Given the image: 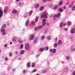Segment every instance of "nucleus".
Instances as JSON below:
<instances>
[{
	"instance_id": "603ef678",
	"label": "nucleus",
	"mask_w": 75,
	"mask_h": 75,
	"mask_svg": "<svg viewBox=\"0 0 75 75\" xmlns=\"http://www.w3.org/2000/svg\"><path fill=\"white\" fill-rule=\"evenodd\" d=\"M18 5H19V6H21V2L19 3Z\"/></svg>"
},
{
	"instance_id": "473e14b6",
	"label": "nucleus",
	"mask_w": 75,
	"mask_h": 75,
	"mask_svg": "<svg viewBox=\"0 0 75 75\" xmlns=\"http://www.w3.org/2000/svg\"><path fill=\"white\" fill-rule=\"evenodd\" d=\"M44 9L43 6H41L40 9V11H42Z\"/></svg>"
},
{
	"instance_id": "5fc2aeb1",
	"label": "nucleus",
	"mask_w": 75,
	"mask_h": 75,
	"mask_svg": "<svg viewBox=\"0 0 75 75\" xmlns=\"http://www.w3.org/2000/svg\"><path fill=\"white\" fill-rule=\"evenodd\" d=\"M16 54H18V52L16 51L15 52Z\"/></svg>"
},
{
	"instance_id": "864d4df0",
	"label": "nucleus",
	"mask_w": 75,
	"mask_h": 75,
	"mask_svg": "<svg viewBox=\"0 0 75 75\" xmlns=\"http://www.w3.org/2000/svg\"><path fill=\"white\" fill-rule=\"evenodd\" d=\"M43 1L44 2H46L47 0H43Z\"/></svg>"
},
{
	"instance_id": "680f3d73",
	"label": "nucleus",
	"mask_w": 75,
	"mask_h": 75,
	"mask_svg": "<svg viewBox=\"0 0 75 75\" xmlns=\"http://www.w3.org/2000/svg\"><path fill=\"white\" fill-rule=\"evenodd\" d=\"M20 0H16V1L18 2V1H19Z\"/></svg>"
},
{
	"instance_id": "2f4dec72",
	"label": "nucleus",
	"mask_w": 75,
	"mask_h": 75,
	"mask_svg": "<svg viewBox=\"0 0 75 75\" xmlns=\"http://www.w3.org/2000/svg\"><path fill=\"white\" fill-rule=\"evenodd\" d=\"M48 47L47 46L46 47H45V51H47L48 50Z\"/></svg>"
},
{
	"instance_id": "c85d7f7f",
	"label": "nucleus",
	"mask_w": 75,
	"mask_h": 75,
	"mask_svg": "<svg viewBox=\"0 0 75 75\" xmlns=\"http://www.w3.org/2000/svg\"><path fill=\"white\" fill-rule=\"evenodd\" d=\"M44 50V49L43 48H41L39 49V51H43Z\"/></svg>"
},
{
	"instance_id": "c03bdc74",
	"label": "nucleus",
	"mask_w": 75,
	"mask_h": 75,
	"mask_svg": "<svg viewBox=\"0 0 75 75\" xmlns=\"http://www.w3.org/2000/svg\"><path fill=\"white\" fill-rule=\"evenodd\" d=\"M34 23H35L34 22H31V24H32V25H34Z\"/></svg>"
},
{
	"instance_id": "c756f323",
	"label": "nucleus",
	"mask_w": 75,
	"mask_h": 75,
	"mask_svg": "<svg viewBox=\"0 0 75 75\" xmlns=\"http://www.w3.org/2000/svg\"><path fill=\"white\" fill-rule=\"evenodd\" d=\"M71 51H75V48H71Z\"/></svg>"
},
{
	"instance_id": "ea45409f",
	"label": "nucleus",
	"mask_w": 75,
	"mask_h": 75,
	"mask_svg": "<svg viewBox=\"0 0 75 75\" xmlns=\"http://www.w3.org/2000/svg\"><path fill=\"white\" fill-rule=\"evenodd\" d=\"M64 30L65 31H68V28H64Z\"/></svg>"
},
{
	"instance_id": "a19ab883",
	"label": "nucleus",
	"mask_w": 75,
	"mask_h": 75,
	"mask_svg": "<svg viewBox=\"0 0 75 75\" xmlns=\"http://www.w3.org/2000/svg\"><path fill=\"white\" fill-rule=\"evenodd\" d=\"M18 41L20 43H22V42H23L22 40H19Z\"/></svg>"
},
{
	"instance_id": "aec40b11",
	"label": "nucleus",
	"mask_w": 75,
	"mask_h": 75,
	"mask_svg": "<svg viewBox=\"0 0 75 75\" xmlns=\"http://www.w3.org/2000/svg\"><path fill=\"white\" fill-rule=\"evenodd\" d=\"M38 17H36L35 18V21L36 23H37L38 21Z\"/></svg>"
},
{
	"instance_id": "bb28decb",
	"label": "nucleus",
	"mask_w": 75,
	"mask_h": 75,
	"mask_svg": "<svg viewBox=\"0 0 75 75\" xmlns=\"http://www.w3.org/2000/svg\"><path fill=\"white\" fill-rule=\"evenodd\" d=\"M45 38V36H42L41 37V39L42 40H43Z\"/></svg>"
},
{
	"instance_id": "338daca9",
	"label": "nucleus",
	"mask_w": 75,
	"mask_h": 75,
	"mask_svg": "<svg viewBox=\"0 0 75 75\" xmlns=\"http://www.w3.org/2000/svg\"><path fill=\"white\" fill-rule=\"evenodd\" d=\"M47 64H48V65H49V62Z\"/></svg>"
},
{
	"instance_id": "f704fd0d",
	"label": "nucleus",
	"mask_w": 75,
	"mask_h": 75,
	"mask_svg": "<svg viewBox=\"0 0 75 75\" xmlns=\"http://www.w3.org/2000/svg\"><path fill=\"white\" fill-rule=\"evenodd\" d=\"M47 69H45L43 70V73H45V72H47Z\"/></svg>"
},
{
	"instance_id": "ddd939ff",
	"label": "nucleus",
	"mask_w": 75,
	"mask_h": 75,
	"mask_svg": "<svg viewBox=\"0 0 75 75\" xmlns=\"http://www.w3.org/2000/svg\"><path fill=\"white\" fill-rule=\"evenodd\" d=\"M39 39L38 38H35V39L34 40V43H36L37 42V41H38V39Z\"/></svg>"
},
{
	"instance_id": "37998d69",
	"label": "nucleus",
	"mask_w": 75,
	"mask_h": 75,
	"mask_svg": "<svg viewBox=\"0 0 75 75\" xmlns=\"http://www.w3.org/2000/svg\"><path fill=\"white\" fill-rule=\"evenodd\" d=\"M72 10H75V7L73 6L72 7Z\"/></svg>"
},
{
	"instance_id": "f03ea898",
	"label": "nucleus",
	"mask_w": 75,
	"mask_h": 75,
	"mask_svg": "<svg viewBox=\"0 0 75 75\" xmlns=\"http://www.w3.org/2000/svg\"><path fill=\"white\" fill-rule=\"evenodd\" d=\"M47 15H48V12H45L43 13V14L42 15L41 18H47Z\"/></svg>"
},
{
	"instance_id": "69168bd1",
	"label": "nucleus",
	"mask_w": 75,
	"mask_h": 75,
	"mask_svg": "<svg viewBox=\"0 0 75 75\" xmlns=\"http://www.w3.org/2000/svg\"><path fill=\"white\" fill-rule=\"evenodd\" d=\"M52 0H48V1H51Z\"/></svg>"
},
{
	"instance_id": "7ed1b4c3",
	"label": "nucleus",
	"mask_w": 75,
	"mask_h": 75,
	"mask_svg": "<svg viewBox=\"0 0 75 75\" xmlns=\"http://www.w3.org/2000/svg\"><path fill=\"white\" fill-rule=\"evenodd\" d=\"M46 20H45V19H43L42 20V22L43 23L42 24V26H39L38 27V29H40V28H41L42 27V26H45V25L46 24L45 23V21Z\"/></svg>"
},
{
	"instance_id": "09e8293b",
	"label": "nucleus",
	"mask_w": 75,
	"mask_h": 75,
	"mask_svg": "<svg viewBox=\"0 0 75 75\" xmlns=\"http://www.w3.org/2000/svg\"><path fill=\"white\" fill-rule=\"evenodd\" d=\"M15 71H16V69H12V71H13V72H14Z\"/></svg>"
},
{
	"instance_id": "79ce46f5",
	"label": "nucleus",
	"mask_w": 75,
	"mask_h": 75,
	"mask_svg": "<svg viewBox=\"0 0 75 75\" xmlns=\"http://www.w3.org/2000/svg\"><path fill=\"white\" fill-rule=\"evenodd\" d=\"M40 55L39 54H38L36 55V58H38V57H39V56H40Z\"/></svg>"
},
{
	"instance_id": "cd10ccee",
	"label": "nucleus",
	"mask_w": 75,
	"mask_h": 75,
	"mask_svg": "<svg viewBox=\"0 0 75 75\" xmlns=\"http://www.w3.org/2000/svg\"><path fill=\"white\" fill-rule=\"evenodd\" d=\"M24 53V52L23 50H21V51L20 54H23Z\"/></svg>"
},
{
	"instance_id": "412c9836",
	"label": "nucleus",
	"mask_w": 75,
	"mask_h": 75,
	"mask_svg": "<svg viewBox=\"0 0 75 75\" xmlns=\"http://www.w3.org/2000/svg\"><path fill=\"white\" fill-rule=\"evenodd\" d=\"M17 38L16 37L12 39V41H16V40H17Z\"/></svg>"
},
{
	"instance_id": "4be33fe9",
	"label": "nucleus",
	"mask_w": 75,
	"mask_h": 75,
	"mask_svg": "<svg viewBox=\"0 0 75 75\" xmlns=\"http://www.w3.org/2000/svg\"><path fill=\"white\" fill-rule=\"evenodd\" d=\"M59 12H62L63 11H64V10L63 9H61V8H59Z\"/></svg>"
},
{
	"instance_id": "1a4fd4ad",
	"label": "nucleus",
	"mask_w": 75,
	"mask_h": 75,
	"mask_svg": "<svg viewBox=\"0 0 75 75\" xmlns=\"http://www.w3.org/2000/svg\"><path fill=\"white\" fill-rule=\"evenodd\" d=\"M3 11H2V10L1 9H0V17H2L3 16Z\"/></svg>"
},
{
	"instance_id": "4d7b16f0",
	"label": "nucleus",
	"mask_w": 75,
	"mask_h": 75,
	"mask_svg": "<svg viewBox=\"0 0 75 75\" xmlns=\"http://www.w3.org/2000/svg\"><path fill=\"white\" fill-rule=\"evenodd\" d=\"M63 25H64V27H65V26L66 25V24H65V23H64Z\"/></svg>"
},
{
	"instance_id": "393cba45",
	"label": "nucleus",
	"mask_w": 75,
	"mask_h": 75,
	"mask_svg": "<svg viewBox=\"0 0 75 75\" xmlns=\"http://www.w3.org/2000/svg\"><path fill=\"white\" fill-rule=\"evenodd\" d=\"M27 66L28 68H30V63H28L27 64Z\"/></svg>"
},
{
	"instance_id": "39448f33",
	"label": "nucleus",
	"mask_w": 75,
	"mask_h": 75,
	"mask_svg": "<svg viewBox=\"0 0 75 75\" xmlns=\"http://www.w3.org/2000/svg\"><path fill=\"white\" fill-rule=\"evenodd\" d=\"M61 16V14H60L58 13L57 15H54L53 16V20H55V19L57 17H59Z\"/></svg>"
},
{
	"instance_id": "20e7f679",
	"label": "nucleus",
	"mask_w": 75,
	"mask_h": 75,
	"mask_svg": "<svg viewBox=\"0 0 75 75\" xmlns=\"http://www.w3.org/2000/svg\"><path fill=\"white\" fill-rule=\"evenodd\" d=\"M25 48L26 50L28 51L30 49V46L28 43H26L25 45Z\"/></svg>"
},
{
	"instance_id": "9d476101",
	"label": "nucleus",
	"mask_w": 75,
	"mask_h": 75,
	"mask_svg": "<svg viewBox=\"0 0 75 75\" xmlns=\"http://www.w3.org/2000/svg\"><path fill=\"white\" fill-rule=\"evenodd\" d=\"M7 10H8V7H6L5 8V9L4 10V13L6 14L7 13Z\"/></svg>"
},
{
	"instance_id": "6e6d98bb",
	"label": "nucleus",
	"mask_w": 75,
	"mask_h": 75,
	"mask_svg": "<svg viewBox=\"0 0 75 75\" xmlns=\"http://www.w3.org/2000/svg\"><path fill=\"white\" fill-rule=\"evenodd\" d=\"M66 8V6H64L63 7L64 9H65Z\"/></svg>"
},
{
	"instance_id": "c9c22d12",
	"label": "nucleus",
	"mask_w": 75,
	"mask_h": 75,
	"mask_svg": "<svg viewBox=\"0 0 75 75\" xmlns=\"http://www.w3.org/2000/svg\"><path fill=\"white\" fill-rule=\"evenodd\" d=\"M62 4H63V2H59V5H62Z\"/></svg>"
},
{
	"instance_id": "f257e3e1",
	"label": "nucleus",
	"mask_w": 75,
	"mask_h": 75,
	"mask_svg": "<svg viewBox=\"0 0 75 75\" xmlns=\"http://www.w3.org/2000/svg\"><path fill=\"white\" fill-rule=\"evenodd\" d=\"M6 24H4L2 26L1 29H0L1 32H2V34L3 35H6V30L4 29V28H6Z\"/></svg>"
},
{
	"instance_id": "bf43d9fd",
	"label": "nucleus",
	"mask_w": 75,
	"mask_h": 75,
	"mask_svg": "<svg viewBox=\"0 0 75 75\" xmlns=\"http://www.w3.org/2000/svg\"><path fill=\"white\" fill-rule=\"evenodd\" d=\"M18 60H21V58H18Z\"/></svg>"
},
{
	"instance_id": "e2e57ef3",
	"label": "nucleus",
	"mask_w": 75,
	"mask_h": 75,
	"mask_svg": "<svg viewBox=\"0 0 75 75\" xmlns=\"http://www.w3.org/2000/svg\"><path fill=\"white\" fill-rule=\"evenodd\" d=\"M13 44V42H10V44Z\"/></svg>"
},
{
	"instance_id": "a211bd4d",
	"label": "nucleus",
	"mask_w": 75,
	"mask_h": 75,
	"mask_svg": "<svg viewBox=\"0 0 75 75\" xmlns=\"http://www.w3.org/2000/svg\"><path fill=\"white\" fill-rule=\"evenodd\" d=\"M58 46V44L55 43L54 45V48H56Z\"/></svg>"
},
{
	"instance_id": "8fccbe9b",
	"label": "nucleus",
	"mask_w": 75,
	"mask_h": 75,
	"mask_svg": "<svg viewBox=\"0 0 75 75\" xmlns=\"http://www.w3.org/2000/svg\"><path fill=\"white\" fill-rule=\"evenodd\" d=\"M24 18H27V16L25 15L24 16Z\"/></svg>"
},
{
	"instance_id": "49530a36",
	"label": "nucleus",
	"mask_w": 75,
	"mask_h": 75,
	"mask_svg": "<svg viewBox=\"0 0 75 75\" xmlns=\"http://www.w3.org/2000/svg\"><path fill=\"white\" fill-rule=\"evenodd\" d=\"M7 47V44H6L4 45V47Z\"/></svg>"
},
{
	"instance_id": "f8f14e48",
	"label": "nucleus",
	"mask_w": 75,
	"mask_h": 75,
	"mask_svg": "<svg viewBox=\"0 0 75 75\" xmlns=\"http://www.w3.org/2000/svg\"><path fill=\"white\" fill-rule=\"evenodd\" d=\"M17 13V11L16 10H13L12 11V13L13 14H16Z\"/></svg>"
},
{
	"instance_id": "774afa93",
	"label": "nucleus",
	"mask_w": 75,
	"mask_h": 75,
	"mask_svg": "<svg viewBox=\"0 0 75 75\" xmlns=\"http://www.w3.org/2000/svg\"><path fill=\"white\" fill-rule=\"evenodd\" d=\"M1 51V49L0 48V52Z\"/></svg>"
},
{
	"instance_id": "4c0bfd02",
	"label": "nucleus",
	"mask_w": 75,
	"mask_h": 75,
	"mask_svg": "<svg viewBox=\"0 0 75 75\" xmlns=\"http://www.w3.org/2000/svg\"><path fill=\"white\" fill-rule=\"evenodd\" d=\"M9 57H12V55H13V54L11 53H10L9 54Z\"/></svg>"
},
{
	"instance_id": "9b49d317",
	"label": "nucleus",
	"mask_w": 75,
	"mask_h": 75,
	"mask_svg": "<svg viewBox=\"0 0 75 75\" xmlns=\"http://www.w3.org/2000/svg\"><path fill=\"white\" fill-rule=\"evenodd\" d=\"M57 44L59 45H61V44H62V41L60 40H59L57 42Z\"/></svg>"
},
{
	"instance_id": "dca6fc26",
	"label": "nucleus",
	"mask_w": 75,
	"mask_h": 75,
	"mask_svg": "<svg viewBox=\"0 0 75 75\" xmlns=\"http://www.w3.org/2000/svg\"><path fill=\"white\" fill-rule=\"evenodd\" d=\"M71 23H72V22L71 21H69L67 22V24L68 25H71Z\"/></svg>"
},
{
	"instance_id": "a18cd8bd",
	"label": "nucleus",
	"mask_w": 75,
	"mask_h": 75,
	"mask_svg": "<svg viewBox=\"0 0 75 75\" xmlns=\"http://www.w3.org/2000/svg\"><path fill=\"white\" fill-rule=\"evenodd\" d=\"M69 3V2H67L66 3V5H68Z\"/></svg>"
},
{
	"instance_id": "f3484780",
	"label": "nucleus",
	"mask_w": 75,
	"mask_h": 75,
	"mask_svg": "<svg viewBox=\"0 0 75 75\" xmlns=\"http://www.w3.org/2000/svg\"><path fill=\"white\" fill-rule=\"evenodd\" d=\"M33 13V11H30L29 13V16H31Z\"/></svg>"
},
{
	"instance_id": "7c9ffc66",
	"label": "nucleus",
	"mask_w": 75,
	"mask_h": 75,
	"mask_svg": "<svg viewBox=\"0 0 75 75\" xmlns=\"http://www.w3.org/2000/svg\"><path fill=\"white\" fill-rule=\"evenodd\" d=\"M23 48V44H22L20 46V48L21 49H22Z\"/></svg>"
},
{
	"instance_id": "e433bc0d",
	"label": "nucleus",
	"mask_w": 75,
	"mask_h": 75,
	"mask_svg": "<svg viewBox=\"0 0 75 75\" xmlns=\"http://www.w3.org/2000/svg\"><path fill=\"white\" fill-rule=\"evenodd\" d=\"M57 7H58V5L56 6L54 8V10H56L57 8Z\"/></svg>"
},
{
	"instance_id": "b1692460",
	"label": "nucleus",
	"mask_w": 75,
	"mask_h": 75,
	"mask_svg": "<svg viewBox=\"0 0 75 75\" xmlns=\"http://www.w3.org/2000/svg\"><path fill=\"white\" fill-rule=\"evenodd\" d=\"M29 24V21H27L26 23V26H27V25H28Z\"/></svg>"
},
{
	"instance_id": "6e6552de",
	"label": "nucleus",
	"mask_w": 75,
	"mask_h": 75,
	"mask_svg": "<svg viewBox=\"0 0 75 75\" xmlns=\"http://www.w3.org/2000/svg\"><path fill=\"white\" fill-rule=\"evenodd\" d=\"M34 35H32L30 36V40H33V39H34Z\"/></svg>"
},
{
	"instance_id": "052dcab7",
	"label": "nucleus",
	"mask_w": 75,
	"mask_h": 75,
	"mask_svg": "<svg viewBox=\"0 0 75 75\" xmlns=\"http://www.w3.org/2000/svg\"><path fill=\"white\" fill-rule=\"evenodd\" d=\"M23 73H25V71L24 70L23 71Z\"/></svg>"
},
{
	"instance_id": "58836bf2",
	"label": "nucleus",
	"mask_w": 75,
	"mask_h": 75,
	"mask_svg": "<svg viewBox=\"0 0 75 75\" xmlns=\"http://www.w3.org/2000/svg\"><path fill=\"white\" fill-rule=\"evenodd\" d=\"M39 30L38 27H36L35 28V30Z\"/></svg>"
},
{
	"instance_id": "5701e85b",
	"label": "nucleus",
	"mask_w": 75,
	"mask_h": 75,
	"mask_svg": "<svg viewBox=\"0 0 75 75\" xmlns=\"http://www.w3.org/2000/svg\"><path fill=\"white\" fill-rule=\"evenodd\" d=\"M66 59L67 60H69L70 59V57L68 56H67L66 57Z\"/></svg>"
},
{
	"instance_id": "0eeeda50",
	"label": "nucleus",
	"mask_w": 75,
	"mask_h": 75,
	"mask_svg": "<svg viewBox=\"0 0 75 75\" xmlns=\"http://www.w3.org/2000/svg\"><path fill=\"white\" fill-rule=\"evenodd\" d=\"M71 34H74V33H75V28H73L71 30Z\"/></svg>"
},
{
	"instance_id": "a878e982",
	"label": "nucleus",
	"mask_w": 75,
	"mask_h": 75,
	"mask_svg": "<svg viewBox=\"0 0 75 75\" xmlns=\"http://www.w3.org/2000/svg\"><path fill=\"white\" fill-rule=\"evenodd\" d=\"M37 70L35 69H34L32 71V72H33V73H34V72H37Z\"/></svg>"
},
{
	"instance_id": "72a5a7b5",
	"label": "nucleus",
	"mask_w": 75,
	"mask_h": 75,
	"mask_svg": "<svg viewBox=\"0 0 75 75\" xmlns=\"http://www.w3.org/2000/svg\"><path fill=\"white\" fill-rule=\"evenodd\" d=\"M34 65H35V63H32V67L33 68H34Z\"/></svg>"
},
{
	"instance_id": "0e129e2a",
	"label": "nucleus",
	"mask_w": 75,
	"mask_h": 75,
	"mask_svg": "<svg viewBox=\"0 0 75 75\" xmlns=\"http://www.w3.org/2000/svg\"><path fill=\"white\" fill-rule=\"evenodd\" d=\"M36 75H39V74H37Z\"/></svg>"
},
{
	"instance_id": "2eb2a0df",
	"label": "nucleus",
	"mask_w": 75,
	"mask_h": 75,
	"mask_svg": "<svg viewBox=\"0 0 75 75\" xmlns=\"http://www.w3.org/2000/svg\"><path fill=\"white\" fill-rule=\"evenodd\" d=\"M64 25V23L63 22H61L60 24V27L61 28H62V26Z\"/></svg>"
},
{
	"instance_id": "4468645a",
	"label": "nucleus",
	"mask_w": 75,
	"mask_h": 75,
	"mask_svg": "<svg viewBox=\"0 0 75 75\" xmlns=\"http://www.w3.org/2000/svg\"><path fill=\"white\" fill-rule=\"evenodd\" d=\"M39 4H37L35 5V8H37L39 7Z\"/></svg>"
},
{
	"instance_id": "de8ad7c7",
	"label": "nucleus",
	"mask_w": 75,
	"mask_h": 75,
	"mask_svg": "<svg viewBox=\"0 0 75 75\" xmlns=\"http://www.w3.org/2000/svg\"><path fill=\"white\" fill-rule=\"evenodd\" d=\"M73 75H75V71L73 72V74H72Z\"/></svg>"
},
{
	"instance_id": "423d86ee",
	"label": "nucleus",
	"mask_w": 75,
	"mask_h": 75,
	"mask_svg": "<svg viewBox=\"0 0 75 75\" xmlns=\"http://www.w3.org/2000/svg\"><path fill=\"white\" fill-rule=\"evenodd\" d=\"M50 52H52V53H55L56 52V49L55 48H54L53 50L50 49Z\"/></svg>"
},
{
	"instance_id": "13d9d810",
	"label": "nucleus",
	"mask_w": 75,
	"mask_h": 75,
	"mask_svg": "<svg viewBox=\"0 0 75 75\" xmlns=\"http://www.w3.org/2000/svg\"><path fill=\"white\" fill-rule=\"evenodd\" d=\"M69 7L71 8V7H72V5H71L69 6Z\"/></svg>"
},
{
	"instance_id": "3c124183",
	"label": "nucleus",
	"mask_w": 75,
	"mask_h": 75,
	"mask_svg": "<svg viewBox=\"0 0 75 75\" xmlns=\"http://www.w3.org/2000/svg\"><path fill=\"white\" fill-rule=\"evenodd\" d=\"M5 60L6 61H7V60H8V58H5Z\"/></svg>"
},
{
	"instance_id": "6ab92c4d",
	"label": "nucleus",
	"mask_w": 75,
	"mask_h": 75,
	"mask_svg": "<svg viewBox=\"0 0 75 75\" xmlns=\"http://www.w3.org/2000/svg\"><path fill=\"white\" fill-rule=\"evenodd\" d=\"M46 38L47 40H51V36H48Z\"/></svg>"
}]
</instances>
